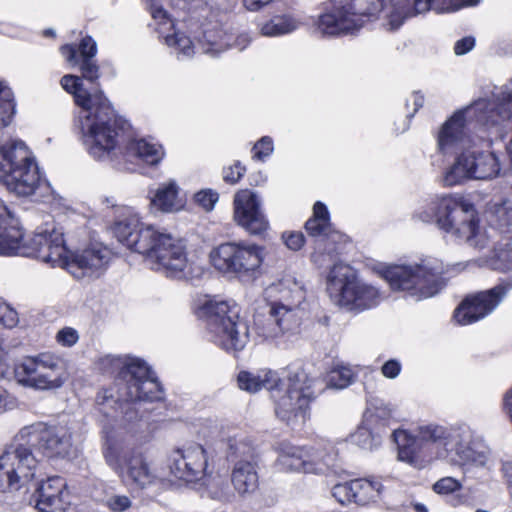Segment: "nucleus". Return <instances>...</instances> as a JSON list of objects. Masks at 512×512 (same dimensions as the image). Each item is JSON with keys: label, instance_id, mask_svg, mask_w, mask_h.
I'll list each match as a JSON object with an SVG mask.
<instances>
[{"label": "nucleus", "instance_id": "f257e3e1", "mask_svg": "<svg viewBox=\"0 0 512 512\" xmlns=\"http://www.w3.org/2000/svg\"><path fill=\"white\" fill-rule=\"evenodd\" d=\"M474 116L487 126L512 119V81L495 87L491 101L480 99L454 113L443 124L438 134V148L444 154L457 153L455 162L443 176L446 186L461 184L469 179L488 180L499 175L501 168L497 155L471 147L472 140L467 134L470 126L468 119Z\"/></svg>", "mask_w": 512, "mask_h": 512}, {"label": "nucleus", "instance_id": "f03ea898", "mask_svg": "<svg viewBox=\"0 0 512 512\" xmlns=\"http://www.w3.org/2000/svg\"><path fill=\"white\" fill-rule=\"evenodd\" d=\"M61 52L69 63L79 66L82 75H65L61 85L83 109L78 120L83 141L95 159L112 160L125 123L116 116L101 90L88 91L82 83V78L95 82L100 76L99 66L93 58L78 59V51L72 45L62 46Z\"/></svg>", "mask_w": 512, "mask_h": 512}, {"label": "nucleus", "instance_id": "7ed1b4c3", "mask_svg": "<svg viewBox=\"0 0 512 512\" xmlns=\"http://www.w3.org/2000/svg\"><path fill=\"white\" fill-rule=\"evenodd\" d=\"M32 446L48 457H68L72 451V431L65 425L36 423L22 428L0 455V490H18L33 480L38 460Z\"/></svg>", "mask_w": 512, "mask_h": 512}, {"label": "nucleus", "instance_id": "20e7f679", "mask_svg": "<svg viewBox=\"0 0 512 512\" xmlns=\"http://www.w3.org/2000/svg\"><path fill=\"white\" fill-rule=\"evenodd\" d=\"M237 380L240 389L249 393L262 388L269 390L275 401L276 416L288 425L298 420L304 422L309 404L315 398V380L302 367L290 368L285 380L272 370L242 371Z\"/></svg>", "mask_w": 512, "mask_h": 512}, {"label": "nucleus", "instance_id": "39448f33", "mask_svg": "<svg viewBox=\"0 0 512 512\" xmlns=\"http://www.w3.org/2000/svg\"><path fill=\"white\" fill-rule=\"evenodd\" d=\"M27 256H33L52 267L66 268L75 278L98 277L106 268L110 251L99 244L70 254L63 233L55 228L37 231L28 242Z\"/></svg>", "mask_w": 512, "mask_h": 512}, {"label": "nucleus", "instance_id": "423d86ee", "mask_svg": "<svg viewBox=\"0 0 512 512\" xmlns=\"http://www.w3.org/2000/svg\"><path fill=\"white\" fill-rule=\"evenodd\" d=\"M417 217L426 223L436 221L441 230L465 240L476 249H483L488 243L486 236L478 231L474 206L455 197L433 199L423 211L417 213Z\"/></svg>", "mask_w": 512, "mask_h": 512}, {"label": "nucleus", "instance_id": "0eeeda50", "mask_svg": "<svg viewBox=\"0 0 512 512\" xmlns=\"http://www.w3.org/2000/svg\"><path fill=\"white\" fill-rule=\"evenodd\" d=\"M0 182L20 197L48 190L47 182L41 179L34 158L22 141L0 144Z\"/></svg>", "mask_w": 512, "mask_h": 512}, {"label": "nucleus", "instance_id": "6e6552de", "mask_svg": "<svg viewBox=\"0 0 512 512\" xmlns=\"http://www.w3.org/2000/svg\"><path fill=\"white\" fill-rule=\"evenodd\" d=\"M140 254L151 269L175 279H193L202 274V268L189 261L182 239L154 229L151 241Z\"/></svg>", "mask_w": 512, "mask_h": 512}, {"label": "nucleus", "instance_id": "1a4fd4ad", "mask_svg": "<svg viewBox=\"0 0 512 512\" xmlns=\"http://www.w3.org/2000/svg\"><path fill=\"white\" fill-rule=\"evenodd\" d=\"M493 270H512V243L496 248L487 260ZM512 283H501L495 287L467 297L455 310L454 319L461 325H468L490 314L502 301Z\"/></svg>", "mask_w": 512, "mask_h": 512}, {"label": "nucleus", "instance_id": "9d476101", "mask_svg": "<svg viewBox=\"0 0 512 512\" xmlns=\"http://www.w3.org/2000/svg\"><path fill=\"white\" fill-rule=\"evenodd\" d=\"M213 341L226 351H241L249 339L247 322L240 317V308L227 301L208 300L200 308Z\"/></svg>", "mask_w": 512, "mask_h": 512}, {"label": "nucleus", "instance_id": "9b49d317", "mask_svg": "<svg viewBox=\"0 0 512 512\" xmlns=\"http://www.w3.org/2000/svg\"><path fill=\"white\" fill-rule=\"evenodd\" d=\"M387 0H330V9L319 16L317 27L324 35L351 33L360 29L386 6Z\"/></svg>", "mask_w": 512, "mask_h": 512}, {"label": "nucleus", "instance_id": "f8f14e48", "mask_svg": "<svg viewBox=\"0 0 512 512\" xmlns=\"http://www.w3.org/2000/svg\"><path fill=\"white\" fill-rule=\"evenodd\" d=\"M104 361L120 368L118 401H159L163 391L150 368L138 358L106 357Z\"/></svg>", "mask_w": 512, "mask_h": 512}, {"label": "nucleus", "instance_id": "ddd939ff", "mask_svg": "<svg viewBox=\"0 0 512 512\" xmlns=\"http://www.w3.org/2000/svg\"><path fill=\"white\" fill-rule=\"evenodd\" d=\"M348 265L336 263L327 276V291L331 300L349 311L362 312L377 306L381 294L372 285L357 282Z\"/></svg>", "mask_w": 512, "mask_h": 512}, {"label": "nucleus", "instance_id": "4468645a", "mask_svg": "<svg viewBox=\"0 0 512 512\" xmlns=\"http://www.w3.org/2000/svg\"><path fill=\"white\" fill-rule=\"evenodd\" d=\"M441 267L423 261L416 265H394L388 267L383 276L392 290L406 291L416 300L432 297L444 286Z\"/></svg>", "mask_w": 512, "mask_h": 512}, {"label": "nucleus", "instance_id": "2eb2a0df", "mask_svg": "<svg viewBox=\"0 0 512 512\" xmlns=\"http://www.w3.org/2000/svg\"><path fill=\"white\" fill-rule=\"evenodd\" d=\"M18 384L34 390L61 388L68 378L64 361L51 353L27 356L14 366Z\"/></svg>", "mask_w": 512, "mask_h": 512}, {"label": "nucleus", "instance_id": "dca6fc26", "mask_svg": "<svg viewBox=\"0 0 512 512\" xmlns=\"http://www.w3.org/2000/svg\"><path fill=\"white\" fill-rule=\"evenodd\" d=\"M210 258L218 271L248 280L259 273L264 248L254 243L227 242L213 249Z\"/></svg>", "mask_w": 512, "mask_h": 512}, {"label": "nucleus", "instance_id": "f3484780", "mask_svg": "<svg viewBox=\"0 0 512 512\" xmlns=\"http://www.w3.org/2000/svg\"><path fill=\"white\" fill-rule=\"evenodd\" d=\"M106 463L127 483L138 488L152 485L157 476L142 453L123 450L115 441L107 439L103 447Z\"/></svg>", "mask_w": 512, "mask_h": 512}, {"label": "nucleus", "instance_id": "a211bd4d", "mask_svg": "<svg viewBox=\"0 0 512 512\" xmlns=\"http://www.w3.org/2000/svg\"><path fill=\"white\" fill-rule=\"evenodd\" d=\"M169 468L176 478L186 482H201L210 473L207 452L201 445L175 450Z\"/></svg>", "mask_w": 512, "mask_h": 512}, {"label": "nucleus", "instance_id": "6ab92c4d", "mask_svg": "<svg viewBox=\"0 0 512 512\" xmlns=\"http://www.w3.org/2000/svg\"><path fill=\"white\" fill-rule=\"evenodd\" d=\"M305 229L311 237L316 238V249L326 252L331 259L338 254L337 243L342 238L338 232L332 231L327 207L316 202L313 207V216L305 223Z\"/></svg>", "mask_w": 512, "mask_h": 512}, {"label": "nucleus", "instance_id": "aec40b11", "mask_svg": "<svg viewBox=\"0 0 512 512\" xmlns=\"http://www.w3.org/2000/svg\"><path fill=\"white\" fill-rule=\"evenodd\" d=\"M260 206L257 195L249 190H242L234 197V219L250 234H261L269 226Z\"/></svg>", "mask_w": 512, "mask_h": 512}, {"label": "nucleus", "instance_id": "412c9836", "mask_svg": "<svg viewBox=\"0 0 512 512\" xmlns=\"http://www.w3.org/2000/svg\"><path fill=\"white\" fill-rule=\"evenodd\" d=\"M277 464L282 470L304 473H318L322 471L321 453L313 448L298 447L282 442L278 446Z\"/></svg>", "mask_w": 512, "mask_h": 512}, {"label": "nucleus", "instance_id": "4be33fe9", "mask_svg": "<svg viewBox=\"0 0 512 512\" xmlns=\"http://www.w3.org/2000/svg\"><path fill=\"white\" fill-rule=\"evenodd\" d=\"M299 307L271 303L269 315L257 325V334L264 340H274L300 325Z\"/></svg>", "mask_w": 512, "mask_h": 512}, {"label": "nucleus", "instance_id": "5701e85b", "mask_svg": "<svg viewBox=\"0 0 512 512\" xmlns=\"http://www.w3.org/2000/svg\"><path fill=\"white\" fill-rule=\"evenodd\" d=\"M154 229L153 226L144 227L138 216L131 212L118 219L113 226L118 241L139 254L146 249L147 242L151 241Z\"/></svg>", "mask_w": 512, "mask_h": 512}, {"label": "nucleus", "instance_id": "b1692460", "mask_svg": "<svg viewBox=\"0 0 512 512\" xmlns=\"http://www.w3.org/2000/svg\"><path fill=\"white\" fill-rule=\"evenodd\" d=\"M22 240L23 233L18 227V221L0 200V255H27L28 244L22 245Z\"/></svg>", "mask_w": 512, "mask_h": 512}, {"label": "nucleus", "instance_id": "393cba45", "mask_svg": "<svg viewBox=\"0 0 512 512\" xmlns=\"http://www.w3.org/2000/svg\"><path fill=\"white\" fill-rule=\"evenodd\" d=\"M65 487L66 482L60 476L50 477L46 481H42L34 493L35 508L39 512H54L60 509Z\"/></svg>", "mask_w": 512, "mask_h": 512}, {"label": "nucleus", "instance_id": "a878e982", "mask_svg": "<svg viewBox=\"0 0 512 512\" xmlns=\"http://www.w3.org/2000/svg\"><path fill=\"white\" fill-rule=\"evenodd\" d=\"M438 7L435 0H391L388 24L391 30L398 29L406 18L425 13Z\"/></svg>", "mask_w": 512, "mask_h": 512}, {"label": "nucleus", "instance_id": "bb28decb", "mask_svg": "<svg viewBox=\"0 0 512 512\" xmlns=\"http://www.w3.org/2000/svg\"><path fill=\"white\" fill-rule=\"evenodd\" d=\"M231 482L240 496L253 494L259 484L255 463L238 462L232 470Z\"/></svg>", "mask_w": 512, "mask_h": 512}, {"label": "nucleus", "instance_id": "cd10ccee", "mask_svg": "<svg viewBox=\"0 0 512 512\" xmlns=\"http://www.w3.org/2000/svg\"><path fill=\"white\" fill-rule=\"evenodd\" d=\"M124 156L127 160L139 159L147 164L155 165L163 157L162 147L151 144L144 139L130 141L126 148Z\"/></svg>", "mask_w": 512, "mask_h": 512}, {"label": "nucleus", "instance_id": "c85d7f7f", "mask_svg": "<svg viewBox=\"0 0 512 512\" xmlns=\"http://www.w3.org/2000/svg\"><path fill=\"white\" fill-rule=\"evenodd\" d=\"M353 503L367 505L375 502L380 496L383 485L380 481L370 478H358L352 480Z\"/></svg>", "mask_w": 512, "mask_h": 512}, {"label": "nucleus", "instance_id": "c756f323", "mask_svg": "<svg viewBox=\"0 0 512 512\" xmlns=\"http://www.w3.org/2000/svg\"><path fill=\"white\" fill-rule=\"evenodd\" d=\"M226 455L228 461L234 466L238 462L255 463V449L251 442L244 436H230L226 440Z\"/></svg>", "mask_w": 512, "mask_h": 512}, {"label": "nucleus", "instance_id": "7c9ffc66", "mask_svg": "<svg viewBox=\"0 0 512 512\" xmlns=\"http://www.w3.org/2000/svg\"><path fill=\"white\" fill-rule=\"evenodd\" d=\"M271 292L279 293V298L272 303L284 306L299 307L305 298L304 290L293 280H285L270 288Z\"/></svg>", "mask_w": 512, "mask_h": 512}, {"label": "nucleus", "instance_id": "2f4dec72", "mask_svg": "<svg viewBox=\"0 0 512 512\" xmlns=\"http://www.w3.org/2000/svg\"><path fill=\"white\" fill-rule=\"evenodd\" d=\"M471 431L466 427L451 428L447 430L444 448L447 453L446 457H457L461 454V450L470 447Z\"/></svg>", "mask_w": 512, "mask_h": 512}, {"label": "nucleus", "instance_id": "473e14b6", "mask_svg": "<svg viewBox=\"0 0 512 512\" xmlns=\"http://www.w3.org/2000/svg\"><path fill=\"white\" fill-rule=\"evenodd\" d=\"M177 195L178 188L174 182L163 184L157 189L151 204L160 211L172 212L180 207Z\"/></svg>", "mask_w": 512, "mask_h": 512}, {"label": "nucleus", "instance_id": "72a5a7b5", "mask_svg": "<svg viewBox=\"0 0 512 512\" xmlns=\"http://www.w3.org/2000/svg\"><path fill=\"white\" fill-rule=\"evenodd\" d=\"M300 24L292 16H276L262 26L261 33L264 36H280L295 31Z\"/></svg>", "mask_w": 512, "mask_h": 512}, {"label": "nucleus", "instance_id": "f704fd0d", "mask_svg": "<svg viewBox=\"0 0 512 512\" xmlns=\"http://www.w3.org/2000/svg\"><path fill=\"white\" fill-rule=\"evenodd\" d=\"M201 484L206 486L208 494L212 499L230 501L234 496L228 483L220 476L211 478L209 473L208 477L201 481Z\"/></svg>", "mask_w": 512, "mask_h": 512}, {"label": "nucleus", "instance_id": "c9c22d12", "mask_svg": "<svg viewBox=\"0 0 512 512\" xmlns=\"http://www.w3.org/2000/svg\"><path fill=\"white\" fill-rule=\"evenodd\" d=\"M15 113V103L12 90L0 82V127H5L11 122Z\"/></svg>", "mask_w": 512, "mask_h": 512}, {"label": "nucleus", "instance_id": "e433bc0d", "mask_svg": "<svg viewBox=\"0 0 512 512\" xmlns=\"http://www.w3.org/2000/svg\"><path fill=\"white\" fill-rule=\"evenodd\" d=\"M392 437L398 447V459L408 463L414 460V450L412 448L413 440L405 430H395Z\"/></svg>", "mask_w": 512, "mask_h": 512}, {"label": "nucleus", "instance_id": "4c0bfd02", "mask_svg": "<svg viewBox=\"0 0 512 512\" xmlns=\"http://www.w3.org/2000/svg\"><path fill=\"white\" fill-rule=\"evenodd\" d=\"M354 381V373L351 368L339 366L331 370L327 376V385L336 389H343Z\"/></svg>", "mask_w": 512, "mask_h": 512}, {"label": "nucleus", "instance_id": "58836bf2", "mask_svg": "<svg viewBox=\"0 0 512 512\" xmlns=\"http://www.w3.org/2000/svg\"><path fill=\"white\" fill-rule=\"evenodd\" d=\"M487 455L484 452H477L471 446L461 450L457 457L451 456L450 462L456 465L473 464L475 466H484L487 462Z\"/></svg>", "mask_w": 512, "mask_h": 512}, {"label": "nucleus", "instance_id": "ea45409f", "mask_svg": "<svg viewBox=\"0 0 512 512\" xmlns=\"http://www.w3.org/2000/svg\"><path fill=\"white\" fill-rule=\"evenodd\" d=\"M350 440L360 448L368 450L373 449L380 443L379 437H375L368 428L362 426L351 434Z\"/></svg>", "mask_w": 512, "mask_h": 512}, {"label": "nucleus", "instance_id": "a19ab883", "mask_svg": "<svg viewBox=\"0 0 512 512\" xmlns=\"http://www.w3.org/2000/svg\"><path fill=\"white\" fill-rule=\"evenodd\" d=\"M447 430L441 426H425L421 427L419 430V438L422 441H428L433 443H438L444 447V441H446Z\"/></svg>", "mask_w": 512, "mask_h": 512}, {"label": "nucleus", "instance_id": "79ce46f5", "mask_svg": "<svg viewBox=\"0 0 512 512\" xmlns=\"http://www.w3.org/2000/svg\"><path fill=\"white\" fill-rule=\"evenodd\" d=\"M165 42L168 46L177 48L180 54L185 57H190L193 53L192 42L183 33L176 32L172 35H167Z\"/></svg>", "mask_w": 512, "mask_h": 512}, {"label": "nucleus", "instance_id": "37998d69", "mask_svg": "<svg viewBox=\"0 0 512 512\" xmlns=\"http://www.w3.org/2000/svg\"><path fill=\"white\" fill-rule=\"evenodd\" d=\"M105 505L113 512H124L132 506V501L126 495L112 494L106 497Z\"/></svg>", "mask_w": 512, "mask_h": 512}, {"label": "nucleus", "instance_id": "c03bdc74", "mask_svg": "<svg viewBox=\"0 0 512 512\" xmlns=\"http://www.w3.org/2000/svg\"><path fill=\"white\" fill-rule=\"evenodd\" d=\"M352 480L345 483H340L332 488V496L341 504L353 502L352 498Z\"/></svg>", "mask_w": 512, "mask_h": 512}, {"label": "nucleus", "instance_id": "a18cd8bd", "mask_svg": "<svg viewBox=\"0 0 512 512\" xmlns=\"http://www.w3.org/2000/svg\"><path fill=\"white\" fill-rule=\"evenodd\" d=\"M461 483L453 477H444L439 479L434 485L433 490L438 494H449L460 490Z\"/></svg>", "mask_w": 512, "mask_h": 512}, {"label": "nucleus", "instance_id": "49530a36", "mask_svg": "<svg viewBox=\"0 0 512 512\" xmlns=\"http://www.w3.org/2000/svg\"><path fill=\"white\" fill-rule=\"evenodd\" d=\"M281 239L286 247L292 251L300 250L305 243V237L302 232L286 231L282 233Z\"/></svg>", "mask_w": 512, "mask_h": 512}, {"label": "nucleus", "instance_id": "de8ad7c7", "mask_svg": "<svg viewBox=\"0 0 512 512\" xmlns=\"http://www.w3.org/2000/svg\"><path fill=\"white\" fill-rule=\"evenodd\" d=\"M17 323V312L8 304L0 301V325L6 328H13Z\"/></svg>", "mask_w": 512, "mask_h": 512}, {"label": "nucleus", "instance_id": "09e8293b", "mask_svg": "<svg viewBox=\"0 0 512 512\" xmlns=\"http://www.w3.org/2000/svg\"><path fill=\"white\" fill-rule=\"evenodd\" d=\"M194 198L201 207H203L206 211H210L218 201V193L211 189L202 190L196 193Z\"/></svg>", "mask_w": 512, "mask_h": 512}, {"label": "nucleus", "instance_id": "8fccbe9b", "mask_svg": "<svg viewBox=\"0 0 512 512\" xmlns=\"http://www.w3.org/2000/svg\"><path fill=\"white\" fill-rule=\"evenodd\" d=\"M253 157L263 161L273 152V141L270 137H262L253 147Z\"/></svg>", "mask_w": 512, "mask_h": 512}, {"label": "nucleus", "instance_id": "3c124183", "mask_svg": "<svg viewBox=\"0 0 512 512\" xmlns=\"http://www.w3.org/2000/svg\"><path fill=\"white\" fill-rule=\"evenodd\" d=\"M442 6L435 7V10L441 12H450L459 10L465 6H474L479 3V0H441Z\"/></svg>", "mask_w": 512, "mask_h": 512}, {"label": "nucleus", "instance_id": "603ef678", "mask_svg": "<svg viewBox=\"0 0 512 512\" xmlns=\"http://www.w3.org/2000/svg\"><path fill=\"white\" fill-rule=\"evenodd\" d=\"M245 171V167L242 166L240 162H236L233 166L224 168L223 179L227 183L235 184L240 180Z\"/></svg>", "mask_w": 512, "mask_h": 512}, {"label": "nucleus", "instance_id": "864d4df0", "mask_svg": "<svg viewBox=\"0 0 512 512\" xmlns=\"http://www.w3.org/2000/svg\"><path fill=\"white\" fill-rule=\"evenodd\" d=\"M56 339L61 345L71 347L77 343L79 336L75 329L66 327L57 333Z\"/></svg>", "mask_w": 512, "mask_h": 512}, {"label": "nucleus", "instance_id": "5fc2aeb1", "mask_svg": "<svg viewBox=\"0 0 512 512\" xmlns=\"http://www.w3.org/2000/svg\"><path fill=\"white\" fill-rule=\"evenodd\" d=\"M97 52L96 42L89 36L83 38L79 44L78 59L94 58Z\"/></svg>", "mask_w": 512, "mask_h": 512}, {"label": "nucleus", "instance_id": "6e6d98bb", "mask_svg": "<svg viewBox=\"0 0 512 512\" xmlns=\"http://www.w3.org/2000/svg\"><path fill=\"white\" fill-rule=\"evenodd\" d=\"M475 39L472 36L464 37L458 40L454 45V52L456 55H464L473 49Z\"/></svg>", "mask_w": 512, "mask_h": 512}, {"label": "nucleus", "instance_id": "4d7b16f0", "mask_svg": "<svg viewBox=\"0 0 512 512\" xmlns=\"http://www.w3.org/2000/svg\"><path fill=\"white\" fill-rule=\"evenodd\" d=\"M382 374L390 379L398 376L401 370V365L396 360H389L382 366Z\"/></svg>", "mask_w": 512, "mask_h": 512}, {"label": "nucleus", "instance_id": "13d9d810", "mask_svg": "<svg viewBox=\"0 0 512 512\" xmlns=\"http://www.w3.org/2000/svg\"><path fill=\"white\" fill-rule=\"evenodd\" d=\"M271 1L272 0H244V5L248 10L257 11Z\"/></svg>", "mask_w": 512, "mask_h": 512}, {"label": "nucleus", "instance_id": "bf43d9fd", "mask_svg": "<svg viewBox=\"0 0 512 512\" xmlns=\"http://www.w3.org/2000/svg\"><path fill=\"white\" fill-rule=\"evenodd\" d=\"M151 15L154 19L164 22L167 19V12L162 7H153Z\"/></svg>", "mask_w": 512, "mask_h": 512}, {"label": "nucleus", "instance_id": "052dcab7", "mask_svg": "<svg viewBox=\"0 0 512 512\" xmlns=\"http://www.w3.org/2000/svg\"><path fill=\"white\" fill-rule=\"evenodd\" d=\"M423 103H424L423 96H421L419 94H415L414 95V111H413V113H415L419 108H421L423 106Z\"/></svg>", "mask_w": 512, "mask_h": 512}, {"label": "nucleus", "instance_id": "680f3d73", "mask_svg": "<svg viewBox=\"0 0 512 512\" xmlns=\"http://www.w3.org/2000/svg\"><path fill=\"white\" fill-rule=\"evenodd\" d=\"M6 352L5 349L2 346V342L0 341V377H3L4 375V365L3 360L5 358Z\"/></svg>", "mask_w": 512, "mask_h": 512}, {"label": "nucleus", "instance_id": "e2e57ef3", "mask_svg": "<svg viewBox=\"0 0 512 512\" xmlns=\"http://www.w3.org/2000/svg\"><path fill=\"white\" fill-rule=\"evenodd\" d=\"M415 510H416L417 512H428V510H427V508L425 507V505H423V504H419V503L415 505Z\"/></svg>", "mask_w": 512, "mask_h": 512}, {"label": "nucleus", "instance_id": "0e129e2a", "mask_svg": "<svg viewBox=\"0 0 512 512\" xmlns=\"http://www.w3.org/2000/svg\"><path fill=\"white\" fill-rule=\"evenodd\" d=\"M45 34H46V35H53V34H54V32H53L52 30H46V31H45Z\"/></svg>", "mask_w": 512, "mask_h": 512}, {"label": "nucleus", "instance_id": "69168bd1", "mask_svg": "<svg viewBox=\"0 0 512 512\" xmlns=\"http://www.w3.org/2000/svg\"><path fill=\"white\" fill-rule=\"evenodd\" d=\"M508 482H509L510 487H512V475L509 476Z\"/></svg>", "mask_w": 512, "mask_h": 512}]
</instances>
